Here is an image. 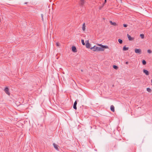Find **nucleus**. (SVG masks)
I'll use <instances>...</instances> for the list:
<instances>
[{"mask_svg": "<svg viewBox=\"0 0 152 152\" xmlns=\"http://www.w3.org/2000/svg\"><path fill=\"white\" fill-rule=\"evenodd\" d=\"M101 47H98L94 46L90 48L91 50H93L94 51H103L104 48H108V47L107 46L100 45Z\"/></svg>", "mask_w": 152, "mask_h": 152, "instance_id": "1", "label": "nucleus"}, {"mask_svg": "<svg viewBox=\"0 0 152 152\" xmlns=\"http://www.w3.org/2000/svg\"><path fill=\"white\" fill-rule=\"evenodd\" d=\"M135 52L136 53L140 54L142 53V50L140 49H135L134 50Z\"/></svg>", "mask_w": 152, "mask_h": 152, "instance_id": "2", "label": "nucleus"}, {"mask_svg": "<svg viewBox=\"0 0 152 152\" xmlns=\"http://www.w3.org/2000/svg\"><path fill=\"white\" fill-rule=\"evenodd\" d=\"M86 47L88 48H90L91 45L89 43L88 41V40L86 41Z\"/></svg>", "mask_w": 152, "mask_h": 152, "instance_id": "3", "label": "nucleus"}, {"mask_svg": "<svg viewBox=\"0 0 152 152\" xmlns=\"http://www.w3.org/2000/svg\"><path fill=\"white\" fill-rule=\"evenodd\" d=\"M4 91L6 94L8 95H10V93L9 92V89L8 88H5Z\"/></svg>", "mask_w": 152, "mask_h": 152, "instance_id": "4", "label": "nucleus"}, {"mask_svg": "<svg viewBox=\"0 0 152 152\" xmlns=\"http://www.w3.org/2000/svg\"><path fill=\"white\" fill-rule=\"evenodd\" d=\"M72 51L73 52L75 53L77 52V49L76 47L75 46H72Z\"/></svg>", "mask_w": 152, "mask_h": 152, "instance_id": "5", "label": "nucleus"}, {"mask_svg": "<svg viewBox=\"0 0 152 152\" xmlns=\"http://www.w3.org/2000/svg\"><path fill=\"white\" fill-rule=\"evenodd\" d=\"M53 145L54 146V148L56 149L57 151H59V149L58 148V146L57 145L55 144V143H53Z\"/></svg>", "mask_w": 152, "mask_h": 152, "instance_id": "6", "label": "nucleus"}, {"mask_svg": "<svg viewBox=\"0 0 152 152\" xmlns=\"http://www.w3.org/2000/svg\"><path fill=\"white\" fill-rule=\"evenodd\" d=\"M77 103V100H76L74 103V105H73V107L74 109L75 110H76L77 109V106H76Z\"/></svg>", "mask_w": 152, "mask_h": 152, "instance_id": "7", "label": "nucleus"}, {"mask_svg": "<svg viewBox=\"0 0 152 152\" xmlns=\"http://www.w3.org/2000/svg\"><path fill=\"white\" fill-rule=\"evenodd\" d=\"M143 72L144 73H145L146 75H149V72L147 70L144 69L143 70Z\"/></svg>", "mask_w": 152, "mask_h": 152, "instance_id": "8", "label": "nucleus"}, {"mask_svg": "<svg viewBox=\"0 0 152 152\" xmlns=\"http://www.w3.org/2000/svg\"><path fill=\"white\" fill-rule=\"evenodd\" d=\"M128 38L129 40L132 41L134 39V38L132 37L131 36L129 35L128 34H127Z\"/></svg>", "mask_w": 152, "mask_h": 152, "instance_id": "9", "label": "nucleus"}, {"mask_svg": "<svg viewBox=\"0 0 152 152\" xmlns=\"http://www.w3.org/2000/svg\"><path fill=\"white\" fill-rule=\"evenodd\" d=\"M110 110L114 112L115 111V107L113 105H112L110 106Z\"/></svg>", "mask_w": 152, "mask_h": 152, "instance_id": "10", "label": "nucleus"}, {"mask_svg": "<svg viewBox=\"0 0 152 152\" xmlns=\"http://www.w3.org/2000/svg\"><path fill=\"white\" fill-rule=\"evenodd\" d=\"M82 28V30L83 31H85L86 29V26H85V23H84L83 24Z\"/></svg>", "mask_w": 152, "mask_h": 152, "instance_id": "11", "label": "nucleus"}, {"mask_svg": "<svg viewBox=\"0 0 152 152\" xmlns=\"http://www.w3.org/2000/svg\"><path fill=\"white\" fill-rule=\"evenodd\" d=\"M84 3V0H80V4L81 6H83Z\"/></svg>", "mask_w": 152, "mask_h": 152, "instance_id": "12", "label": "nucleus"}, {"mask_svg": "<svg viewBox=\"0 0 152 152\" xmlns=\"http://www.w3.org/2000/svg\"><path fill=\"white\" fill-rule=\"evenodd\" d=\"M110 23L111 25H112L113 26H116V23L115 22H113L111 21H110Z\"/></svg>", "mask_w": 152, "mask_h": 152, "instance_id": "13", "label": "nucleus"}, {"mask_svg": "<svg viewBox=\"0 0 152 152\" xmlns=\"http://www.w3.org/2000/svg\"><path fill=\"white\" fill-rule=\"evenodd\" d=\"M129 48L128 47H126V46H124L123 48V50L124 51H126L128 50Z\"/></svg>", "mask_w": 152, "mask_h": 152, "instance_id": "14", "label": "nucleus"}, {"mask_svg": "<svg viewBox=\"0 0 152 152\" xmlns=\"http://www.w3.org/2000/svg\"><path fill=\"white\" fill-rule=\"evenodd\" d=\"M118 42L120 44H122L123 42V40L122 39H118Z\"/></svg>", "mask_w": 152, "mask_h": 152, "instance_id": "15", "label": "nucleus"}, {"mask_svg": "<svg viewBox=\"0 0 152 152\" xmlns=\"http://www.w3.org/2000/svg\"><path fill=\"white\" fill-rule=\"evenodd\" d=\"M113 67L115 69H118V66L116 65H114L113 66Z\"/></svg>", "mask_w": 152, "mask_h": 152, "instance_id": "16", "label": "nucleus"}, {"mask_svg": "<svg viewBox=\"0 0 152 152\" xmlns=\"http://www.w3.org/2000/svg\"><path fill=\"white\" fill-rule=\"evenodd\" d=\"M142 64L144 65H145L146 64V61L145 60H143L142 61Z\"/></svg>", "mask_w": 152, "mask_h": 152, "instance_id": "17", "label": "nucleus"}, {"mask_svg": "<svg viewBox=\"0 0 152 152\" xmlns=\"http://www.w3.org/2000/svg\"><path fill=\"white\" fill-rule=\"evenodd\" d=\"M146 90L148 92H151V90L149 88H147Z\"/></svg>", "mask_w": 152, "mask_h": 152, "instance_id": "18", "label": "nucleus"}, {"mask_svg": "<svg viewBox=\"0 0 152 152\" xmlns=\"http://www.w3.org/2000/svg\"><path fill=\"white\" fill-rule=\"evenodd\" d=\"M140 37L141 38L143 39L144 38V35L143 34H140Z\"/></svg>", "mask_w": 152, "mask_h": 152, "instance_id": "19", "label": "nucleus"}, {"mask_svg": "<svg viewBox=\"0 0 152 152\" xmlns=\"http://www.w3.org/2000/svg\"><path fill=\"white\" fill-rule=\"evenodd\" d=\"M81 42H82V44L83 45H85V43H84V40L83 39H82L81 40Z\"/></svg>", "mask_w": 152, "mask_h": 152, "instance_id": "20", "label": "nucleus"}, {"mask_svg": "<svg viewBox=\"0 0 152 152\" xmlns=\"http://www.w3.org/2000/svg\"><path fill=\"white\" fill-rule=\"evenodd\" d=\"M147 52L148 53H152L151 51L150 50H147Z\"/></svg>", "mask_w": 152, "mask_h": 152, "instance_id": "21", "label": "nucleus"}, {"mask_svg": "<svg viewBox=\"0 0 152 152\" xmlns=\"http://www.w3.org/2000/svg\"><path fill=\"white\" fill-rule=\"evenodd\" d=\"M56 46H59L60 45V44L58 42H56Z\"/></svg>", "mask_w": 152, "mask_h": 152, "instance_id": "22", "label": "nucleus"}, {"mask_svg": "<svg viewBox=\"0 0 152 152\" xmlns=\"http://www.w3.org/2000/svg\"><path fill=\"white\" fill-rule=\"evenodd\" d=\"M127 24H123V26L124 27H126L127 26Z\"/></svg>", "mask_w": 152, "mask_h": 152, "instance_id": "23", "label": "nucleus"}, {"mask_svg": "<svg viewBox=\"0 0 152 152\" xmlns=\"http://www.w3.org/2000/svg\"><path fill=\"white\" fill-rule=\"evenodd\" d=\"M41 16L42 17V20H43V15L42 14H41Z\"/></svg>", "mask_w": 152, "mask_h": 152, "instance_id": "24", "label": "nucleus"}, {"mask_svg": "<svg viewBox=\"0 0 152 152\" xmlns=\"http://www.w3.org/2000/svg\"><path fill=\"white\" fill-rule=\"evenodd\" d=\"M129 63V62L128 61H126V62L125 64H128Z\"/></svg>", "mask_w": 152, "mask_h": 152, "instance_id": "25", "label": "nucleus"}, {"mask_svg": "<svg viewBox=\"0 0 152 152\" xmlns=\"http://www.w3.org/2000/svg\"><path fill=\"white\" fill-rule=\"evenodd\" d=\"M107 2V0H105L104 2V4H105V3H106Z\"/></svg>", "mask_w": 152, "mask_h": 152, "instance_id": "26", "label": "nucleus"}, {"mask_svg": "<svg viewBox=\"0 0 152 152\" xmlns=\"http://www.w3.org/2000/svg\"><path fill=\"white\" fill-rule=\"evenodd\" d=\"M116 147V145H115L114 146V147Z\"/></svg>", "mask_w": 152, "mask_h": 152, "instance_id": "27", "label": "nucleus"}]
</instances>
